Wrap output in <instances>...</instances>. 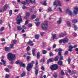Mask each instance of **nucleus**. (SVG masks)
Segmentation results:
<instances>
[{
    "mask_svg": "<svg viewBox=\"0 0 78 78\" xmlns=\"http://www.w3.org/2000/svg\"><path fill=\"white\" fill-rule=\"evenodd\" d=\"M7 58L9 61H12L14 60L15 58V55L12 54L11 53H9L7 55Z\"/></svg>",
    "mask_w": 78,
    "mask_h": 78,
    "instance_id": "nucleus-1",
    "label": "nucleus"
},
{
    "mask_svg": "<svg viewBox=\"0 0 78 78\" xmlns=\"http://www.w3.org/2000/svg\"><path fill=\"white\" fill-rule=\"evenodd\" d=\"M34 64V62L32 61L31 62L27 64V67L26 69L28 71H30L31 69L33 68V64Z\"/></svg>",
    "mask_w": 78,
    "mask_h": 78,
    "instance_id": "nucleus-2",
    "label": "nucleus"
},
{
    "mask_svg": "<svg viewBox=\"0 0 78 78\" xmlns=\"http://www.w3.org/2000/svg\"><path fill=\"white\" fill-rule=\"evenodd\" d=\"M22 16H19L17 18L16 21L18 25H20L21 22H22Z\"/></svg>",
    "mask_w": 78,
    "mask_h": 78,
    "instance_id": "nucleus-3",
    "label": "nucleus"
},
{
    "mask_svg": "<svg viewBox=\"0 0 78 78\" xmlns=\"http://www.w3.org/2000/svg\"><path fill=\"white\" fill-rule=\"evenodd\" d=\"M48 22L47 21L44 22V23L42 25L41 27L44 30H47V24Z\"/></svg>",
    "mask_w": 78,
    "mask_h": 78,
    "instance_id": "nucleus-4",
    "label": "nucleus"
},
{
    "mask_svg": "<svg viewBox=\"0 0 78 78\" xmlns=\"http://www.w3.org/2000/svg\"><path fill=\"white\" fill-rule=\"evenodd\" d=\"M58 65L55 64L54 65H52L50 67L51 70H56L58 69Z\"/></svg>",
    "mask_w": 78,
    "mask_h": 78,
    "instance_id": "nucleus-5",
    "label": "nucleus"
},
{
    "mask_svg": "<svg viewBox=\"0 0 78 78\" xmlns=\"http://www.w3.org/2000/svg\"><path fill=\"white\" fill-rule=\"evenodd\" d=\"M74 10L73 12L74 13V16H76L78 12V7H75L74 8Z\"/></svg>",
    "mask_w": 78,
    "mask_h": 78,
    "instance_id": "nucleus-6",
    "label": "nucleus"
},
{
    "mask_svg": "<svg viewBox=\"0 0 78 78\" xmlns=\"http://www.w3.org/2000/svg\"><path fill=\"white\" fill-rule=\"evenodd\" d=\"M8 8V5H5L4 6L3 8L1 10L0 9V12H3L4 11H5Z\"/></svg>",
    "mask_w": 78,
    "mask_h": 78,
    "instance_id": "nucleus-7",
    "label": "nucleus"
},
{
    "mask_svg": "<svg viewBox=\"0 0 78 78\" xmlns=\"http://www.w3.org/2000/svg\"><path fill=\"white\" fill-rule=\"evenodd\" d=\"M66 13H69L70 16H72V11H70L69 9H67L66 10Z\"/></svg>",
    "mask_w": 78,
    "mask_h": 78,
    "instance_id": "nucleus-8",
    "label": "nucleus"
},
{
    "mask_svg": "<svg viewBox=\"0 0 78 78\" xmlns=\"http://www.w3.org/2000/svg\"><path fill=\"white\" fill-rule=\"evenodd\" d=\"M20 64V67H24V68H25L26 67V66H25V64H24L23 62H19Z\"/></svg>",
    "mask_w": 78,
    "mask_h": 78,
    "instance_id": "nucleus-9",
    "label": "nucleus"
},
{
    "mask_svg": "<svg viewBox=\"0 0 78 78\" xmlns=\"http://www.w3.org/2000/svg\"><path fill=\"white\" fill-rule=\"evenodd\" d=\"M5 49L6 51H7V52H9V51H11L10 48L8 47H5Z\"/></svg>",
    "mask_w": 78,
    "mask_h": 78,
    "instance_id": "nucleus-10",
    "label": "nucleus"
},
{
    "mask_svg": "<svg viewBox=\"0 0 78 78\" xmlns=\"http://www.w3.org/2000/svg\"><path fill=\"white\" fill-rule=\"evenodd\" d=\"M67 34H66V33L65 32L64 34H61L59 35V36L60 37H64V36H66V35Z\"/></svg>",
    "mask_w": 78,
    "mask_h": 78,
    "instance_id": "nucleus-11",
    "label": "nucleus"
},
{
    "mask_svg": "<svg viewBox=\"0 0 78 78\" xmlns=\"http://www.w3.org/2000/svg\"><path fill=\"white\" fill-rule=\"evenodd\" d=\"M53 61H54V59H53V58H52L48 60L47 61V63L48 64L49 62H53Z\"/></svg>",
    "mask_w": 78,
    "mask_h": 78,
    "instance_id": "nucleus-12",
    "label": "nucleus"
},
{
    "mask_svg": "<svg viewBox=\"0 0 78 78\" xmlns=\"http://www.w3.org/2000/svg\"><path fill=\"white\" fill-rule=\"evenodd\" d=\"M28 43V44L30 45L31 47H32V46H33L34 45V44H33V41H30Z\"/></svg>",
    "mask_w": 78,
    "mask_h": 78,
    "instance_id": "nucleus-13",
    "label": "nucleus"
},
{
    "mask_svg": "<svg viewBox=\"0 0 78 78\" xmlns=\"http://www.w3.org/2000/svg\"><path fill=\"white\" fill-rule=\"evenodd\" d=\"M58 0L55 1L54 2V5H55L56 6H58Z\"/></svg>",
    "mask_w": 78,
    "mask_h": 78,
    "instance_id": "nucleus-14",
    "label": "nucleus"
},
{
    "mask_svg": "<svg viewBox=\"0 0 78 78\" xmlns=\"http://www.w3.org/2000/svg\"><path fill=\"white\" fill-rule=\"evenodd\" d=\"M69 48L68 49V51H73V50H72V49H73V48H72V46L71 45H70L69 46Z\"/></svg>",
    "mask_w": 78,
    "mask_h": 78,
    "instance_id": "nucleus-15",
    "label": "nucleus"
},
{
    "mask_svg": "<svg viewBox=\"0 0 78 78\" xmlns=\"http://www.w3.org/2000/svg\"><path fill=\"white\" fill-rule=\"evenodd\" d=\"M62 22V20L61 18H60L57 21V23L58 24H60L61 23V22Z\"/></svg>",
    "mask_w": 78,
    "mask_h": 78,
    "instance_id": "nucleus-16",
    "label": "nucleus"
},
{
    "mask_svg": "<svg viewBox=\"0 0 78 78\" xmlns=\"http://www.w3.org/2000/svg\"><path fill=\"white\" fill-rule=\"evenodd\" d=\"M63 43H66V42H68L67 38H65L63 40Z\"/></svg>",
    "mask_w": 78,
    "mask_h": 78,
    "instance_id": "nucleus-17",
    "label": "nucleus"
},
{
    "mask_svg": "<svg viewBox=\"0 0 78 78\" xmlns=\"http://www.w3.org/2000/svg\"><path fill=\"white\" fill-rule=\"evenodd\" d=\"M32 55L33 56H34L35 55V53H36V50L35 49H34L32 50Z\"/></svg>",
    "mask_w": 78,
    "mask_h": 78,
    "instance_id": "nucleus-18",
    "label": "nucleus"
},
{
    "mask_svg": "<svg viewBox=\"0 0 78 78\" xmlns=\"http://www.w3.org/2000/svg\"><path fill=\"white\" fill-rule=\"evenodd\" d=\"M29 1L32 4H35V3H36V1L35 0H34L33 1L31 0H29Z\"/></svg>",
    "mask_w": 78,
    "mask_h": 78,
    "instance_id": "nucleus-19",
    "label": "nucleus"
},
{
    "mask_svg": "<svg viewBox=\"0 0 78 78\" xmlns=\"http://www.w3.org/2000/svg\"><path fill=\"white\" fill-rule=\"evenodd\" d=\"M41 5H44V6H47V3L46 2V1H44V3L41 2Z\"/></svg>",
    "mask_w": 78,
    "mask_h": 78,
    "instance_id": "nucleus-20",
    "label": "nucleus"
},
{
    "mask_svg": "<svg viewBox=\"0 0 78 78\" xmlns=\"http://www.w3.org/2000/svg\"><path fill=\"white\" fill-rule=\"evenodd\" d=\"M17 29L18 30L20 31V30H22V28L20 26H18L17 27Z\"/></svg>",
    "mask_w": 78,
    "mask_h": 78,
    "instance_id": "nucleus-21",
    "label": "nucleus"
},
{
    "mask_svg": "<svg viewBox=\"0 0 78 78\" xmlns=\"http://www.w3.org/2000/svg\"><path fill=\"white\" fill-rule=\"evenodd\" d=\"M36 16L34 15H32L31 16V19H34L35 18H36Z\"/></svg>",
    "mask_w": 78,
    "mask_h": 78,
    "instance_id": "nucleus-22",
    "label": "nucleus"
},
{
    "mask_svg": "<svg viewBox=\"0 0 78 78\" xmlns=\"http://www.w3.org/2000/svg\"><path fill=\"white\" fill-rule=\"evenodd\" d=\"M61 2L59 1V0H58V6H61Z\"/></svg>",
    "mask_w": 78,
    "mask_h": 78,
    "instance_id": "nucleus-23",
    "label": "nucleus"
},
{
    "mask_svg": "<svg viewBox=\"0 0 78 78\" xmlns=\"http://www.w3.org/2000/svg\"><path fill=\"white\" fill-rule=\"evenodd\" d=\"M72 22L73 23H76V22H77V20H76L75 19H73L72 21Z\"/></svg>",
    "mask_w": 78,
    "mask_h": 78,
    "instance_id": "nucleus-24",
    "label": "nucleus"
},
{
    "mask_svg": "<svg viewBox=\"0 0 78 78\" xmlns=\"http://www.w3.org/2000/svg\"><path fill=\"white\" fill-rule=\"evenodd\" d=\"M58 64L60 66H62V61H59L58 62Z\"/></svg>",
    "mask_w": 78,
    "mask_h": 78,
    "instance_id": "nucleus-25",
    "label": "nucleus"
},
{
    "mask_svg": "<svg viewBox=\"0 0 78 78\" xmlns=\"http://www.w3.org/2000/svg\"><path fill=\"white\" fill-rule=\"evenodd\" d=\"M14 44H11L10 45V48H14Z\"/></svg>",
    "mask_w": 78,
    "mask_h": 78,
    "instance_id": "nucleus-26",
    "label": "nucleus"
},
{
    "mask_svg": "<svg viewBox=\"0 0 78 78\" xmlns=\"http://www.w3.org/2000/svg\"><path fill=\"white\" fill-rule=\"evenodd\" d=\"M53 76L54 77V78H56L57 77V74L56 73H55L53 74Z\"/></svg>",
    "mask_w": 78,
    "mask_h": 78,
    "instance_id": "nucleus-27",
    "label": "nucleus"
},
{
    "mask_svg": "<svg viewBox=\"0 0 78 78\" xmlns=\"http://www.w3.org/2000/svg\"><path fill=\"white\" fill-rule=\"evenodd\" d=\"M58 59H59V57H58V56H57L54 59V61H57L58 60Z\"/></svg>",
    "mask_w": 78,
    "mask_h": 78,
    "instance_id": "nucleus-28",
    "label": "nucleus"
},
{
    "mask_svg": "<svg viewBox=\"0 0 78 78\" xmlns=\"http://www.w3.org/2000/svg\"><path fill=\"white\" fill-rule=\"evenodd\" d=\"M25 74H26L25 73L23 72V73L21 74V77H23V76H25L26 75Z\"/></svg>",
    "mask_w": 78,
    "mask_h": 78,
    "instance_id": "nucleus-29",
    "label": "nucleus"
},
{
    "mask_svg": "<svg viewBox=\"0 0 78 78\" xmlns=\"http://www.w3.org/2000/svg\"><path fill=\"white\" fill-rule=\"evenodd\" d=\"M21 4H22V5H26V1H23L21 2Z\"/></svg>",
    "mask_w": 78,
    "mask_h": 78,
    "instance_id": "nucleus-30",
    "label": "nucleus"
},
{
    "mask_svg": "<svg viewBox=\"0 0 78 78\" xmlns=\"http://www.w3.org/2000/svg\"><path fill=\"white\" fill-rule=\"evenodd\" d=\"M35 24H36V25L38 27L39 25V24H40V22H35Z\"/></svg>",
    "mask_w": 78,
    "mask_h": 78,
    "instance_id": "nucleus-31",
    "label": "nucleus"
},
{
    "mask_svg": "<svg viewBox=\"0 0 78 78\" xmlns=\"http://www.w3.org/2000/svg\"><path fill=\"white\" fill-rule=\"evenodd\" d=\"M74 27L75 31H76V30H77V29H78V28H77V26H76L75 24H74Z\"/></svg>",
    "mask_w": 78,
    "mask_h": 78,
    "instance_id": "nucleus-32",
    "label": "nucleus"
},
{
    "mask_svg": "<svg viewBox=\"0 0 78 78\" xmlns=\"http://www.w3.org/2000/svg\"><path fill=\"white\" fill-rule=\"evenodd\" d=\"M37 56L38 58H40V52L39 51L37 53Z\"/></svg>",
    "mask_w": 78,
    "mask_h": 78,
    "instance_id": "nucleus-33",
    "label": "nucleus"
},
{
    "mask_svg": "<svg viewBox=\"0 0 78 78\" xmlns=\"http://www.w3.org/2000/svg\"><path fill=\"white\" fill-rule=\"evenodd\" d=\"M22 8L23 9H27L28 8V7H26L25 5L23 6Z\"/></svg>",
    "mask_w": 78,
    "mask_h": 78,
    "instance_id": "nucleus-34",
    "label": "nucleus"
},
{
    "mask_svg": "<svg viewBox=\"0 0 78 78\" xmlns=\"http://www.w3.org/2000/svg\"><path fill=\"white\" fill-rule=\"evenodd\" d=\"M67 61H68V63L69 64H70V62L71 61V59H70V58H68Z\"/></svg>",
    "mask_w": 78,
    "mask_h": 78,
    "instance_id": "nucleus-35",
    "label": "nucleus"
},
{
    "mask_svg": "<svg viewBox=\"0 0 78 78\" xmlns=\"http://www.w3.org/2000/svg\"><path fill=\"white\" fill-rule=\"evenodd\" d=\"M67 25L68 27H70L71 26V25L70 24V22L68 21L67 22Z\"/></svg>",
    "mask_w": 78,
    "mask_h": 78,
    "instance_id": "nucleus-36",
    "label": "nucleus"
},
{
    "mask_svg": "<svg viewBox=\"0 0 78 78\" xmlns=\"http://www.w3.org/2000/svg\"><path fill=\"white\" fill-rule=\"evenodd\" d=\"M1 61L3 62L4 66H5V64H6V61H4V60L3 59L1 60Z\"/></svg>",
    "mask_w": 78,
    "mask_h": 78,
    "instance_id": "nucleus-37",
    "label": "nucleus"
},
{
    "mask_svg": "<svg viewBox=\"0 0 78 78\" xmlns=\"http://www.w3.org/2000/svg\"><path fill=\"white\" fill-rule=\"evenodd\" d=\"M26 3L27 4H28L29 5L30 4V0H26Z\"/></svg>",
    "mask_w": 78,
    "mask_h": 78,
    "instance_id": "nucleus-38",
    "label": "nucleus"
},
{
    "mask_svg": "<svg viewBox=\"0 0 78 78\" xmlns=\"http://www.w3.org/2000/svg\"><path fill=\"white\" fill-rule=\"evenodd\" d=\"M13 44H16V42H17V40H14L13 41Z\"/></svg>",
    "mask_w": 78,
    "mask_h": 78,
    "instance_id": "nucleus-39",
    "label": "nucleus"
},
{
    "mask_svg": "<svg viewBox=\"0 0 78 78\" xmlns=\"http://www.w3.org/2000/svg\"><path fill=\"white\" fill-rule=\"evenodd\" d=\"M53 55H54V54H53V53L52 52H50L49 53V56L50 57L51 56H53Z\"/></svg>",
    "mask_w": 78,
    "mask_h": 78,
    "instance_id": "nucleus-40",
    "label": "nucleus"
},
{
    "mask_svg": "<svg viewBox=\"0 0 78 78\" xmlns=\"http://www.w3.org/2000/svg\"><path fill=\"white\" fill-rule=\"evenodd\" d=\"M39 35H35V39H38L39 38Z\"/></svg>",
    "mask_w": 78,
    "mask_h": 78,
    "instance_id": "nucleus-41",
    "label": "nucleus"
},
{
    "mask_svg": "<svg viewBox=\"0 0 78 78\" xmlns=\"http://www.w3.org/2000/svg\"><path fill=\"white\" fill-rule=\"evenodd\" d=\"M35 74L36 75H37L38 74V70L37 69H36L35 71Z\"/></svg>",
    "mask_w": 78,
    "mask_h": 78,
    "instance_id": "nucleus-42",
    "label": "nucleus"
},
{
    "mask_svg": "<svg viewBox=\"0 0 78 78\" xmlns=\"http://www.w3.org/2000/svg\"><path fill=\"white\" fill-rule=\"evenodd\" d=\"M10 76V75H9V74H6L5 75V78H8Z\"/></svg>",
    "mask_w": 78,
    "mask_h": 78,
    "instance_id": "nucleus-43",
    "label": "nucleus"
},
{
    "mask_svg": "<svg viewBox=\"0 0 78 78\" xmlns=\"http://www.w3.org/2000/svg\"><path fill=\"white\" fill-rule=\"evenodd\" d=\"M26 14L27 16H30V13L29 12H27Z\"/></svg>",
    "mask_w": 78,
    "mask_h": 78,
    "instance_id": "nucleus-44",
    "label": "nucleus"
},
{
    "mask_svg": "<svg viewBox=\"0 0 78 78\" xmlns=\"http://www.w3.org/2000/svg\"><path fill=\"white\" fill-rule=\"evenodd\" d=\"M48 10L50 12H51V11H52V9H51V7H49L48 9Z\"/></svg>",
    "mask_w": 78,
    "mask_h": 78,
    "instance_id": "nucleus-45",
    "label": "nucleus"
},
{
    "mask_svg": "<svg viewBox=\"0 0 78 78\" xmlns=\"http://www.w3.org/2000/svg\"><path fill=\"white\" fill-rule=\"evenodd\" d=\"M7 66L9 69H11L12 68V67L11 65H7Z\"/></svg>",
    "mask_w": 78,
    "mask_h": 78,
    "instance_id": "nucleus-46",
    "label": "nucleus"
},
{
    "mask_svg": "<svg viewBox=\"0 0 78 78\" xmlns=\"http://www.w3.org/2000/svg\"><path fill=\"white\" fill-rule=\"evenodd\" d=\"M56 34L52 35V36L53 37V39H55V38L56 37Z\"/></svg>",
    "mask_w": 78,
    "mask_h": 78,
    "instance_id": "nucleus-47",
    "label": "nucleus"
},
{
    "mask_svg": "<svg viewBox=\"0 0 78 78\" xmlns=\"http://www.w3.org/2000/svg\"><path fill=\"white\" fill-rule=\"evenodd\" d=\"M3 30H4V27H2L0 29V31H3Z\"/></svg>",
    "mask_w": 78,
    "mask_h": 78,
    "instance_id": "nucleus-48",
    "label": "nucleus"
},
{
    "mask_svg": "<svg viewBox=\"0 0 78 78\" xmlns=\"http://www.w3.org/2000/svg\"><path fill=\"white\" fill-rule=\"evenodd\" d=\"M40 34L41 36H44V34H45V33L43 32H42L40 33Z\"/></svg>",
    "mask_w": 78,
    "mask_h": 78,
    "instance_id": "nucleus-49",
    "label": "nucleus"
},
{
    "mask_svg": "<svg viewBox=\"0 0 78 78\" xmlns=\"http://www.w3.org/2000/svg\"><path fill=\"white\" fill-rule=\"evenodd\" d=\"M22 27L23 29H24L25 30H26L27 29V27H25L24 25H23Z\"/></svg>",
    "mask_w": 78,
    "mask_h": 78,
    "instance_id": "nucleus-50",
    "label": "nucleus"
},
{
    "mask_svg": "<svg viewBox=\"0 0 78 78\" xmlns=\"http://www.w3.org/2000/svg\"><path fill=\"white\" fill-rule=\"evenodd\" d=\"M9 14L10 16H11V15H12V11L10 10V11L9 12Z\"/></svg>",
    "mask_w": 78,
    "mask_h": 78,
    "instance_id": "nucleus-51",
    "label": "nucleus"
},
{
    "mask_svg": "<svg viewBox=\"0 0 78 78\" xmlns=\"http://www.w3.org/2000/svg\"><path fill=\"white\" fill-rule=\"evenodd\" d=\"M47 51H45V50H43V54H45L47 53Z\"/></svg>",
    "mask_w": 78,
    "mask_h": 78,
    "instance_id": "nucleus-52",
    "label": "nucleus"
},
{
    "mask_svg": "<svg viewBox=\"0 0 78 78\" xmlns=\"http://www.w3.org/2000/svg\"><path fill=\"white\" fill-rule=\"evenodd\" d=\"M41 62H45V59L44 58L42 59L41 60Z\"/></svg>",
    "mask_w": 78,
    "mask_h": 78,
    "instance_id": "nucleus-53",
    "label": "nucleus"
},
{
    "mask_svg": "<svg viewBox=\"0 0 78 78\" xmlns=\"http://www.w3.org/2000/svg\"><path fill=\"white\" fill-rule=\"evenodd\" d=\"M58 9H59L60 12H61V13H62V10L61 9V8H60V7H59L58 8Z\"/></svg>",
    "mask_w": 78,
    "mask_h": 78,
    "instance_id": "nucleus-54",
    "label": "nucleus"
},
{
    "mask_svg": "<svg viewBox=\"0 0 78 78\" xmlns=\"http://www.w3.org/2000/svg\"><path fill=\"white\" fill-rule=\"evenodd\" d=\"M30 47L28 46L26 50H27V51H29L30 50Z\"/></svg>",
    "mask_w": 78,
    "mask_h": 78,
    "instance_id": "nucleus-55",
    "label": "nucleus"
},
{
    "mask_svg": "<svg viewBox=\"0 0 78 78\" xmlns=\"http://www.w3.org/2000/svg\"><path fill=\"white\" fill-rule=\"evenodd\" d=\"M30 58V56H28L27 57V60H29Z\"/></svg>",
    "mask_w": 78,
    "mask_h": 78,
    "instance_id": "nucleus-56",
    "label": "nucleus"
},
{
    "mask_svg": "<svg viewBox=\"0 0 78 78\" xmlns=\"http://www.w3.org/2000/svg\"><path fill=\"white\" fill-rule=\"evenodd\" d=\"M63 59V57L62 56H61L60 58V60H62Z\"/></svg>",
    "mask_w": 78,
    "mask_h": 78,
    "instance_id": "nucleus-57",
    "label": "nucleus"
},
{
    "mask_svg": "<svg viewBox=\"0 0 78 78\" xmlns=\"http://www.w3.org/2000/svg\"><path fill=\"white\" fill-rule=\"evenodd\" d=\"M41 69L43 70H45V68H44V66H41Z\"/></svg>",
    "mask_w": 78,
    "mask_h": 78,
    "instance_id": "nucleus-58",
    "label": "nucleus"
},
{
    "mask_svg": "<svg viewBox=\"0 0 78 78\" xmlns=\"http://www.w3.org/2000/svg\"><path fill=\"white\" fill-rule=\"evenodd\" d=\"M28 23V21L26 20L25 22V25H27V24Z\"/></svg>",
    "mask_w": 78,
    "mask_h": 78,
    "instance_id": "nucleus-59",
    "label": "nucleus"
},
{
    "mask_svg": "<svg viewBox=\"0 0 78 78\" xmlns=\"http://www.w3.org/2000/svg\"><path fill=\"white\" fill-rule=\"evenodd\" d=\"M19 62H19V60H17V61H16V62H15V63L16 64H19Z\"/></svg>",
    "mask_w": 78,
    "mask_h": 78,
    "instance_id": "nucleus-60",
    "label": "nucleus"
},
{
    "mask_svg": "<svg viewBox=\"0 0 78 78\" xmlns=\"http://www.w3.org/2000/svg\"><path fill=\"white\" fill-rule=\"evenodd\" d=\"M65 53L66 55H67L69 53V52L66 51L65 52Z\"/></svg>",
    "mask_w": 78,
    "mask_h": 78,
    "instance_id": "nucleus-61",
    "label": "nucleus"
},
{
    "mask_svg": "<svg viewBox=\"0 0 78 78\" xmlns=\"http://www.w3.org/2000/svg\"><path fill=\"white\" fill-rule=\"evenodd\" d=\"M32 26H33V25L32 24H29L28 25V27H31Z\"/></svg>",
    "mask_w": 78,
    "mask_h": 78,
    "instance_id": "nucleus-62",
    "label": "nucleus"
},
{
    "mask_svg": "<svg viewBox=\"0 0 78 78\" xmlns=\"http://www.w3.org/2000/svg\"><path fill=\"white\" fill-rule=\"evenodd\" d=\"M5 70L7 72H9V69H8V68H5Z\"/></svg>",
    "mask_w": 78,
    "mask_h": 78,
    "instance_id": "nucleus-63",
    "label": "nucleus"
},
{
    "mask_svg": "<svg viewBox=\"0 0 78 78\" xmlns=\"http://www.w3.org/2000/svg\"><path fill=\"white\" fill-rule=\"evenodd\" d=\"M61 73L62 75H64L65 74L64 72H63V71L62 70V71Z\"/></svg>",
    "mask_w": 78,
    "mask_h": 78,
    "instance_id": "nucleus-64",
    "label": "nucleus"
}]
</instances>
